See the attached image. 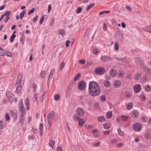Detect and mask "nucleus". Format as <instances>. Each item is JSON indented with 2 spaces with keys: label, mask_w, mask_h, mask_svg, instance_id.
<instances>
[{
  "label": "nucleus",
  "mask_w": 151,
  "mask_h": 151,
  "mask_svg": "<svg viewBox=\"0 0 151 151\" xmlns=\"http://www.w3.org/2000/svg\"><path fill=\"white\" fill-rule=\"evenodd\" d=\"M26 12L25 10H24L22 11L20 14V18L21 19H22L23 17L25 15V14L26 13Z\"/></svg>",
  "instance_id": "obj_41"
},
{
  "label": "nucleus",
  "mask_w": 151,
  "mask_h": 151,
  "mask_svg": "<svg viewBox=\"0 0 151 151\" xmlns=\"http://www.w3.org/2000/svg\"><path fill=\"white\" fill-rule=\"evenodd\" d=\"M6 95L9 100L10 101H11V100L13 101V98L12 97V93H11L9 91H7L6 93Z\"/></svg>",
  "instance_id": "obj_13"
},
{
  "label": "nucleus",
  "mask_w": 151,
  "mask_h": 151,
  "mask_svg": "<svg viewBox=\"0 0 151 151\" xmlns=\"http://www.w3.org/2000/svg\"><path fill=\"white\" fill-rule=\"evenodd\" d=\"M88 91L89 94L92 96H96L99 95L100 89L96 82L90 81L89 84Z\"/></svg>",
  "instance_id": "obj_1"
},
{
  "label": "nucleus",
  "mask_w": 151,
  "mask_h": 151,
  "mask_svg": "<svg viewBox=\"0 0 151 151\" xmlns=\"http://www.w3.org/2000/svg\"><path fill=\"white\" fill-rule=\"evenodd\" d=\"M128 119V116L123 115L121 116V119L123 121H126Z\"/></svg>",
  "instance_id": "obj_30"
},
{
  "label": "nucleus",
  "mask_w": 151,
  "mask_h": 151,
  "mask_svg": "<svg viewBox=\"0 0 151 151\" xmlns=\"http://www.w3.org/2000/svg\"><path fill=\"white\" fill-rule=\"evenodd\" d=\"M25 116V115L22 116V115H21V116H20L19 120V122L21 124H23L24 122Z\"/></svg>",
  "instance_id": "obj_24"
},
{
  "label": "nucleus",
  "mask_w": 151,
  "mask_h": 151,
  "mask_svg": "<svg viewBox=\"0 0 151 151\" xmlns=\"http://www.w3.org/2000/svg\"><path fill=\"white\" fill-rule=\"evenodd\" d=\"M57 151H62V147L60 146H59L57 148Z\"/></svg>",
  "instance_id": "obj_57"
},
{
  "label": "nucleus",
  "mask_w": 151,
  "mask_h": 151,
  "mask_svg": "<svg viewBox=\"0 0 151 151\" xmlns=\"http://www.w3.org/2000/svg\"><path fill=\"white\" fill-rule=\"evenodd\" d=\"M118 132L119 134L121 135L122 136L123 135V132H122L120 129H118Z\"/></svg>",
  "instance_id": "obj_59"
},
{
  "label": "nucleus",
  "mask_w": 151,
  "mask_h": 151,
  "mask_svg": "<svg viewBox=\"0 0 151 151\" xmlns=\"http://www.w3.org/2000/svg\"><path fill=\"white\" fill-rule=\"evenodd\" d=\"M101 101H105L106 100V96L105 95H103L101 96L100 98Z\"/></svg>",
  "instance_id": "obj_47"
},
{
  "label": "nucleus",
  "mask_w": 151,
  "mask_h": 151,
  "mask_svg": "<svg viewBox=\"0 0 151 151\" xmlns=\"http://www.w3.org/2000/svg\"><path fill=\"white\" fill-rule=\"evenodd\" d=\"M40 95L38 94L35 95L34 97V100L37 101V104H39V100L40 99Z\"/></svg>",
  "instance_id": "obj_23"
},
{
  "label": "nucleus",
  "mask_w": 151,
  "mask_h": 151,
  "mask_svg": "<svg viewBox=\"0 0 151 151\" xmlns=\"http://www.w3.org/2000/svg\"><path fill=\"white\" fill-rule=\"evenodd\" d=\"M147 118L145 116H143L142 118V122H146Z\"/></svg>",
  "instance_id": "obj_62"
},
{
  "label": "nucleus",
  "mask_w": 151,
  "mask_h": 151,
  "mask_svg": "<svg viewBox=\"0 0 151 151\" xmlns=\"http://www.w3.org/2000/svg\"><path fill=\"white\" fill-rule=\"evenodd\" d=\"M10 114L11 116L15 119H17V116L16 113H15L13 110L11 111Z\"/></svg>",
  "instance_id": "obj_28"
},
{
  "label": "nucleus",
  "mask_w": 151,
  "mask_h": 151,
  "mask_svg": "<svg viewBox=\"0 0 151 151\" xmlns=\"http://www.w3.org/2000/svg\"><path fill=\"white\" fill-rule=\"evenodd\" d=\"M141 89V86L140 85L137 84L134 87V91L135 92H139Z\"/></svg>",
  "instance_id": "obj_11"
},
{
  "label": "nucleus",
  "mask_w": 151,
  "mask_h": 151,
  "mask_svg": "<svg viewBox=\"0 0 151 151\" xmlns=\"http://www.w3.org/2000/svg\"><path fill=\"white\" fill-rule=\"evenodd\" d=\"M110 126L111 125L108 122L105 123L103 125L104 128L106 129H109L110 128Z\"/></svg>",
  "instance_id": "obj_27"
},
{
  "label": "nucleus",
  "mask_w": 151,
  "mask_h": 151,
  "mask_svg": "<svg viewBox=\"0 0 151 151\" xmlns=\"http://www.w3.org/2000/svg\"><path fill=\"white\" fill-rule=\"evenodd\" d=\"M18 108L20 112L21 115H25L26 114L25 109L22 100L19 101L18 105Z\"/></svg>",
  "instance_id": "obj_2"
},
{
  "label": "nucleus",
  "mask_w": 151,
  "mask_h": 151,
  "mask_svg": "<svg viewBox=\"0 0 151 151\" xmlns=\"http://www.w3.org/2000/svg\"><path fill=\"white\" fill-rule=\"evenodd\" d=\"M59 33L63 36L65 35V30L63 29H60L59 31Z\"/></svg>",
  "instance_id": "obj_50"
},
{
  "label": "nucleus",
  "mask_w": 151,
  "mask_h": 151,
  "mask_svg": "<svg viewBox=\"0 0 151 151\" xmlns=\"http://www.w3.org/2000/svg\"><path fill=\"white\" fill-rule=\"evenodd\" d=\"M98 120L100 122H102L105 121V117L103 116H100L98 117Z\"/></svg>",
  "instance_id": "obj_25"
},
{
  "label": "nucleus",
  "mask_w": 151,
  "mask_h": 151,
  "mask_svg": "<svg viewBox=\"0 0 151 151\" xmlns=\"http://www.w3.org/2000/svg\"><path fill=\"white\" fill-rule=\"evenodd\" d=\"M43 124L41 123L40 124L39 129V132L41 136H42L43 134Z\"/></svg>",
  "instance_id": "obj_19"
},
{
  "label": "nucleus",
  "mask_w": 151,
  "mask_h": 151,
  "mask_svg": "<svg viewBox=\"0 0 151 151\" xmlns=\"http://www.w3.org/2000/svg\"><path fill=\"white\" fill-rule=\"evenodd\" d=\"M123 143L122 142H120L118 144L116 145V147L118 148H121L123 146Z\"/></svg>",
  "instance_id": "obj_53"
},
{
  "label": "nucleus",
  "mask_w": 151,
  "mask_h": 151,
  "mask_svg": "<svg viewBox=\"0 0 151 151\" xmlns=\"http://www.w3.org/2000/svg\"><path fill=\"white\" fill-rule=\"evenodd\" d=\"M55 73V71L54 70H52L49 75V77H48V80H50L52 78V77H53V76L54 75V74Z\"/></svg>",
  "instance_id": "obj_34"
},
{
  "label": "nucleus",
  "mask_w": 151,
  "mask_h": 151,
  "mask_svg": "<svg viewBox=\"0 0 151 151\" xmlns=\"http://www.w3.org/2000/svg\"><path fill=\"white\" fill-rule=\"evenodd\" d=\"M112 112L111 111H109L107 112L106 114V117L107 118L109 119L111 118L112 116Z\"/></svg>",
  "instance_id": "obj_35"
},
{
  "label": "nucleus",
  "mask_w": 151,
  "mask_h": 151,
  "mask_svg": "<svg viewBox=\"0 0 151 151\" xmlns=\"http://www.w3.org/2000/svg\"><path fill=\"white\" fill-rule=\"evenodd\" d=\"M22 75L21 73H20L18 75L17 78V80L16 81H17L18 82L21 83V81L22 79Z\"/></svg>",
  "instance_id": "obj_32"
},
{
  "label": "nucleus",
  "mask_w": 151,
  "mask_h": 151,
  "mask_svg": "<svg viewBox=\"0 0 151 151\" xmlns=\"http://www.w3.org/2000/svg\"><path fill=\"white\" fill-rule=\"evenodd\" d=\"M142 127L141 124L139 123H135L133 125V128L136 131H139L142 129Z\"/></svg>",
  "instance_id": "obj_6"
},
{
  "label": "nucleus",
  "mask_w": 151,
  "mask_h": 151,
  "mask_svg": "<svg viewBox=\"0 0 151 151\" xmlns=\"http://www.w3.org/2000/svg\"><path fill=\"white\" fill-rule=\"evenodd\" d=\"M109 74L111 76L114 77L116 75L117 72L115 70L112 69L110 71Z\"/></svg>",
  "instance_id": "obj_17"
},
{
  "label": "nucleus",
  "mask_w": 151,
  "mask_h": 151,
  "mask_svg": "<svg viewBox=\"0 0 151 151\" xmlns=\"http://www.w3.org/2000/svg\"><path fill=\"white\" fill-rule=\"evenodd\" d=\"M16 37L15 35H12L10 37V42H13L14 39Z\"/></svg>",
  "instance_id": "obj_44"
},
{
  "label": "nucleus",
  "mask_w": 151,
  "mask_h": 151,
  "mask_svg": "<svg viewBox=\"0 0 151 151\" xmlns=\"http://www.w3.org/2000/svg\"><path fill=\"white\" fill-rule=\"evenodd\" d=\"M144 88L145 91L147 92H149L151 91V86L149 85H145L144 87Z\"/></svg>",
  "instance_id": "obj_15"
},
{
  "label": "nucleus",
  "mask_w": 151,
  "mask_h": 151,
  "mask_svg": "<svg viewBox=\"0 0 151 151\" xmlns=\"http://www.w3.org/2000/svg\"><path fill=\"white\" fill-rule=\"evenodd\" d=\"M52 116V115L51 113L50 112L49 113L48 115H47V119L48 122L49 123V124L50 126L51 125V124H50V119Z\"/></svg>",
  "instance_id": "obj_31"
},
{
  "label": "nucleus",
  "mask_w": 151,
  "mask_h": 151,
  "mask_svg": "<svg viewBox=\"0 0 151 151\" xmlns=\"http://www.w3.org/2000/svg\"><path fill=\"white\" fill-rule=\"evenodd\" d=\"M94 4L93 3V4H91L89 5L87 7L86 9V11H88L89 10L91 9V8L92 6H94Z\"/></svg>",
  "instance_id": "obj_51"
},
{
  "label": "nucleus",
  "mask_w": 151,
  "mask_h": 151,
  "mask_svg": "<svg viewBox=\"0 0 151 151\" xmlns=\"http://www.w3.org/2000/svg\"><path fill=\"white\" fill-rule=\"evenodd\" d=\"M5 119L7 121H9L10 120V117L8 114H6L5 116Z\"/></svg>",
  "instance_id": "obj_49"
},
{
  "label": "nucleus",
  "mask_w": 151,
  "mask_h": 151,
  "mask_svg": "<svg viewBox=\"0 0 151 151\" xmlns=\"http://www.w3.org/2000/svg\"><path fill=\"white\" fill-rule=\"evenodd\" d=\"M141 76V75L139 73H137L134 76L135 79L136 80H139Z\"/></svg>",
  "instance_id": "obj_42"
},
{
  "label": "nucleus",
  "mask_w": 151,
  "mask_h": 151,
  "mask_svg": "<svg viewBox=\"0 0 151 151\" xmlns=\"http://www.w3.org/2000/svg\"><path fill=\"white\" fill-rule=\"evenodd\" d=\"M133 107V104L132 103L129 102L127 103L126 105V108L128 110L132 109Z\"/></svg>",
  "instance_id": "obj_20"
},
{
  "label": "nucleus",
  "mask_w": 151,
  "mask_h": 151,
  "mask_svg": "<svg viewBox=\"0 0 151 151\" xmlns=\"http://www.w3.org/2000/svg\"><path fill=\"white\" fill-rule=\"evenodd\" d=\"M110 12V11H102V12H100L99 13V14L100 15H101L104 13H106V14H108V13H109Z\"/></svg>",
  "instance_id": "obj_45"
},
{
  "label": "nucleus",
  "mask_w": 151,
  "mask_h": 151,
  "mask_svg": "<svg viewBox=\"0 0 151 151\" xmlns=\"http://www.w3.org/2000/svg\"><path fill=\"white\" fill-rule=\"evenodd\" d=\"M65 65V63L64 62H62L60 65V70H62Z\"/></svg>",
  "instance_id": "obj_43"
},
{
  "label": "nucleus",
  "mask_w": 151,
  "mask_h": 151,
  "mask_svg": "<svg viewBox=\"0 0 151 151\" xmlns=\"http://www.w3.org/2000/svg\"><path fill=\"white\" fill-rule=\"evenodd\" d=\"M86 83L83 81H80L78 84V87L80 90L83 89L85 87Z\"/></svg>",
  "instance_id": "obj_5"
},
{
  "label": "nucleus",
  "mask_w": 151,
  "mask_h": 151,
  "mask_svg": "<svg viewBox=\"0 0 151 151\" xmlns=\"http://www.w3.org/2000/svg\"><path fill=\"white\" fill-rule=\"evenodd\" d=\"M76 112L78 115L80 116H82L83 115L84 111L83 109L78 108L76 110Z\"/></svg>",
  "instance_id": "obj_9"
},
{
  "label": "nucleus",
  "mask_w": 151,
  "mask_h": 151,
  "mask_svg": "<svg viewBox=\"0 0 151 151\" xmlns=\"http://www.w3.org/2000/svg\"><path fill=\"white\" fill-rule=\"evenodd\" d=\"M143 68L146 73L149 76H151V69L145 66Z\"/></svg>",
  "instance_id": "obj_12"
},
{
  "label": "nucleus",
  "mask_w": 151,
  "mask_h": 151,
  "mask_svg": "<svg viewBox=\"0 0 151 151\" xmlns=\"http://www.w3.org/2000/svg\"><path fill=\"white\" fill-rule=\"evenodd\" d=\"M46 73L45 71L42 70L41 72L40 75L41 78H43L45 77L46 76Z\"/></svg>",
  "instance_id": "obj_38"
},
{
  "label": "nucleus",
  "mask_w": 151,
  "mask_h": 151,
  "mask_svg": "<svg viewBox=\"0 0 151 151\" xmlns=\"http://www.w3.org/2000/svg\"><path fill=\"white\" fill-rule=\"evenodd\" d=\"M117 142V140L115 139H112L110 141V143L112 145L116 144Z\"/></svg>",
  "instance_id": "obj_46"
},
{
  "label": "nucleus",
  "mask_w": 151,
  "mask_h": 151,
  "mask_svg": "<svg viewBox=\"0 0 151 151\" xmlns=\"http://www.w3.org/2000/svg\"><path fill=\"white\" fill-rule=\"evenodd\" d=\"M121 85V83L120 81L118 80L115 81L113 84V86L116 88H119Z\"/></svg>",
  "instance_id": "obj_8"
},
{
  "label": "nucleus",
  "mask_w": 151,
  "mask_h": 151,
  "mask_svg": "<svg viewBox=\"0 0 151 151\" xmlns=\"http://www.w3.org/2000/svg\"><path fill=\"white\" fill-rule=\"evenodd\" d=\"M86 62V61L84 59L81 60H79V63L82 64H84Z\"/></svg>",
  "instance_id": "obj_61"
},
{
  "label": "nucleus",
  "mask_w": 151,
  "mask_h": 151,
  "mask_svg": "<svg viewBox=\"0 0 151 151\" xmlns=\"http://www.w3.org/2000/svg\"><path fill=\"white\" fill-rule=\"evenodd\" d=\"M95 73L98 75H101L105 72L104 69L101 67H99L96 68L95 70Z\"/></svg>",
  "instance_id": "obj_4"
},
{
  "label": "nucleus",
  "mask_w": 151,
  "mask_h": 151,
  "mask_svg": "<svg viewBox=\"0 0 151 151\" xmlns=\"http://www.w3.org/2000/svg\"><path fill=\"white\" fill-rule=\"evenodd\" d=\"M118 75L119 76V77H123L124 75V73L122 72H120L118 73Z\"/></svg>",
  "instance_id": "obj_60"
},
{
  "label": "nucleus",
  "mask_w": 151,
  "mask_h": 151,
  "mask_svg": "<svg viewBox=\"0 0 151 151\" xmlns=\"http://www.w3.org/2000/svg\"><path fill=\"white\" fill-rule=\"evenodd\" d=\"M90 32V29H88L86 30L85 32V37H86L88 38L89 37V34Z\"/></svg>",
  "instance_id": "obj_37"
},
{
  "label": "nucleus",
  "mask_w": 151,
  "mask_h": 151,
  "mask_svg": "<svg viewBox=\"0 0 151 151\" xmlns=\"http://www.w3.org/2000/svg\"><path fill=\"white\" fill-rule=\"evenodd\" d=\"M104 86L106 88H108L110 86L111 83L110 82L107 80H106L104 82Z\"/></svg>",
  "instance_id": "obj_18"
},
{
  "label": "nucleus",
  "mask_w": 151,
  "mask_h": 151,
  "mask_svg": "<svg viewBox=\"0 0 151 151\" xmlns=\"http://www.w3.org/2000/svg\"><path fill=\"white\" fill-rule=\"evenodd\" d=\"M147 106L149 108H151V101H150L147 104Z\"/></svg>",
  "instance_id": "obj_64"
},
{
  "label": "nucleus",
  "mask_w": 151,
  "mask_h": 151,
  "mask_svg": "<svg viewBox=\"0 0 151 151\" xmlns=\"http://www.w3.org/2000/svg\"><path fill=\"white\" fill-rule=\"evenodd\" d=\"M84 127L87 129H91L93 128V126L91 124H85Z\"/></svg>",
  "instance_id": "obj_29"
},
{
  "label": "nucleus",
  "mask_w": 151,
  "mask_h": 151,
  "mask_svg": "<svg viewBox=\"0 0 151 151\" xmlns=\"http://www.w3.org/2000/svg\"><path fill=\"white\" fill-rule=\"evenodd\" d=\"M132 96V93L131 92L127 91L125 93V96L128 98H130Z\"/></svg>",
  "instance_id": "obj_33"
},
{
  "label": "nucleus",
  "mask_w": 151,
  "mask_h": 151,
  "mask_svg": "<svg viewBox=\"0 0 151 151\" xmlns=\"http://www.w3.org/2000/svg\"><path fill=\"white\" fill-rule=\"evenodd\" d=\"M73 83H70L68 86L65 92L66 96V97H69L70 95L73 88Z\"/></svg>",
  "instance_id": "obj_3"
},
{
  "label": "nucleus",
  "mask_w": 151,
  "mask_h": 151,
  "mask_svg": "<svg viewBox=\"0 0 151 151\" xmlns=\"http://www.w3.org/2000/svg\"><path fill=\"white\" fill-rule=\"evenodd\" d=\"M110 132L109 130L107 131H104L103 132V134L105 135H107L109 134Z\"/></svg>",
  "instance_id": "obj_55"
},
{
  "label": "nucleus",
  "mask_w": 151,
  "mask_h": 151,
  "mask_svg": "<svg viewBox=\"0 0 151 151\" xmlns=\"http://www.w3.org/2000/svg\"><path fill=\"white\" fill-rule=\"evenodd\" d=\"M81 73H78V74H77L76 75L74 78V80L75 81H76L78 80L80 77H81Z\"/></svg>",
  "instance_id": "obj_36"
},
{
  "label": "nucleus",
  "mask_w": 151,
  "mask_h": 151,
  "mask_svg": "<svg viewBox=\"0 0 151 151\" xmlns=\"http://www.w3.org/2000/svg\"><path fill=\"white\" fill-rule=\"evenodd\" d=\"M11 13L9 11H7L5 13L4 16H6V17H9V16L10 14Z\"/></svg>",
  "instance_id": "obj_54"
},
{
  "label": "nucleus",
  "mask_w": 151,
  "mask_h": 151,
  "mask_svg": "<svg viewBox=\"0 0 151 151\" xmlns=\"http://www.w3.org/2000/svg\"><path fill=\"white\" fill-rule=\"evenodd\" d=\"M132 117L135 118L139 116L138 112L137 110H133L132 112Z\"/></svg>",
  "instance_id": "obj_16"
},
{
  "label": "nucleus",
  "mask_w": 151,
  "mask_h": 151,
  "mask_svg": "<svg viewBox=\"0 0 151 151\" xmlns=\"http://www.w3.org/2000/svg\"><path fill=\"white\" fill-rule=\"evenodd\" d=\"M145 31L151 33V25H150L146 27L145 28Z\"/></svg>",
  "instance_id": "obj_40"
},
{
  "label": "nucleus",
  "mask_w": 151,
  "mask_h": 151,
  "mask_svg": "<svg viewBox=\"0 0 151 151\" xmlns=\"http://www.w3.org/2000/svg\"><path fill=\"white\" fill-rule=\"evenodd\" d=\"M111 58L107 56H102L101 57V60L103 62L108 61L111 60Z\"/></svg>",
  "instance_id": "obj_10"
},
{
  "label": "nucleus",
  "mask_w": 151,
  "mask_h": 151,
  "mask_svg": "<svg viewBox=\"0 0 151 151\" xmlns=\"http://www.w3.org/2000/svg\"><path fill=\"white\" fill-rule=\"evenodd\" d=\"M20 82H18L16 81L15 84V87L16 88V92L17 93H19L22 89V87Z\"/></svg>",
  "instance_id": "obj_7"
},
{
  "label": "nucleus",
  "mask_w": 151,
  "mask_h": 151,
  "mask_svg": "<svg viewBox=\"0 0 151 151\" xmlns=\"http://www.w3.org/2000/svg\"><path fill=\"white\" fill-rule=\"evenodd\" d=\"M78 124L80 127H82L84 124V120L83 119H80L78 120Z\"/></svg>",
  "instance_id": "obj_22"
},
{
  "label": "nucleus",
  "mask_w": 151,
  "mask_h": 151,
  "mask_svg": "<svg viewBox=\"0 0 151 151\" xmlns=\"http://www.w3.org/2000/svg\"><path fill=\"white\" fill-rule=\"evenodd\" d=\"M6 124V122L4 120H1L0 121V129H2L3 128L5 127Z\"/></svg>",
  "instance_id": "obj_14"
},
{
  "label": "nucleus",
  "mask_w": 151,
  "mask_h": 151,
  "mask_svg": "<svg viewBox=\"0 0 151 151\" xmlns=\"http://www.w3.org/2000/svg\"><path fill=\"white\" fill-rule=\"evenodd\" d=\"M60 99V95L58 94H56L54 96V99L55 101L58 100Z\"/></svg>",
  "instance_id": "obj_39"
},
{
  "label": "nucleus",
  "mask_w": 151,
  "mask_h": 151,
  "mask_svg": "<svg viewBox=\"0 0 151 151\" xmlns=\"http://www.w3.org/2000/svg\"><path fill=\"white\" fill-rule=\"evenodd\" d=\"M145 137L146 138H149L150 137V135L149 134L147 133L145 135Z\"/></svg>",
  "instance_id": "obj_63"
},
{
  "label": "nucleus",
  "mask_w": 151,
  "mask_h": 151,
  "mask_svg": "<svg viewBox=\"0 0 151 151\" xmlns=\"http://www.w3.org/2000/svg\"><path fill=\"white\" fill-rule=\"evenodd\" d=\"M66 127L68 129V132L70 133H71V129H70V127L68 123H66Z\"/></svg>",
  "instance_id": "obj_56"
},
{
  "label": "nucleus",
  "mask_w": 151,
  "mask_h": 151,
  "mask_svg": "<svg viewBox=\"0 0 151 151\" xmlns=\"http://www.w3.org/2000/svg\"><path fill=\"white\" fill-rule=\"evenodd\" d=\"M100 143H101V142H96V143H94L93 145V147H94L98 146L100 145Z\"/></svg>",
  "instance_id": "obj_58"
},
{
  "label": "nucleus",
  "mask_w": 151,
  "mask_h": 151,
  "mask_svg": "<svg viewBox=\"0 0 151 151\" xmlns=\"http://www.w3.org/2000/svg\"><path fill=\"white\" fill-rule=\"evenodd\" d=\"M92 133L94 137H97L99 136L98 131L97 129H94L92 131Z\"/></svg>",
  "instance_id": "obj_26"
},
{
  "label": "nucleus",
  "mask_w": 151,
  "mask_h": 151,
  "mask_svg": "<svg viewBox=\"0 0 151 151\" xmlns=\"http://www.w3.org/2000/svg\"><path fill=\"white\" fill-rule=\"evenodd\" d=\"M139 98L143 101H144L145 100L146 97L145 96L142 95L139 96Z\"/></svg>",
  "instance_id": "obj_52"
},
{
  "label": "nucleus",
  "mask_w": 151,
  "mask_h": 151,
  "mask_svg": "<svg viewBox=\"0 0 151 151\" xmlns=\"http://www.w3.org/2000/svg\"><path fill=\"white\" fill-rule=\"evenodd\" d=\"M114 48L116 51H118L119 50V45L118 43L117 42L115 43Z\"/></svg>",
  "instance_id": "obj_48"
},
{
  "label": "nucleus",
  "mask_w": 151,
  "mask_h": 151,
  "mask_svg": "<svg viewBox=\"0 0 151 151\" xmlns=\"http://www.w3.org/2000/svg\"><path fill=\"white\" fill-rule=\"evenodd\" d=\"M55 144V141L52 139H50L49 141V146L53 149L54 145Z\"/></svg>",
  "instance_id": "obj_21"
}]
</instances>
